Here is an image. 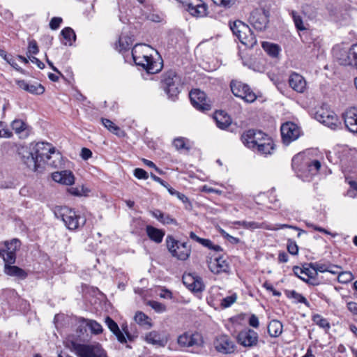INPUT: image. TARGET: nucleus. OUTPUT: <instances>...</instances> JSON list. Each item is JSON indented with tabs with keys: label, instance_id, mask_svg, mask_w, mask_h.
I'll return each instance as SVG.
<instances>
[{
	"label": "nucleus",
	"instance_id": "nucleus-1",
	"mask_svg": "<svg viewBox=\"0 0 357 357\" xmlns=\"http://www.w3.org/2000/svg\"><path fill=\"white\" fill-rule=\"evenodd\" d=\"M149 50V46L137 44L132 49V56L137 66H142L149 74H155L162 70V62L154 60Z\"/></svg>",
	"mask_w": 357,
	"mask_h": 357
},
{
	"label": "nucleus",
	"instance_id": "nucleus-2",
	"mask_svg": "<svg viewBox=\"0 0 357 357\" xmlns=\"http://www.w3.org/2000/svg\"><path fill=\"white\" fill-rule=\"evenodd\" d=\"M291 167L298 177L307 178L317 174L321 162L317 160H311L304 153H299L293 157Z\"/></svg>",
	"mask_w": 357,
	"mask_h": 357
},
{
	"label": "nucleus",
	"instance_id": "nucleus-3",
	"mask_svg": "<svg viewBox=\"0 0 357 357\" xmlns=\"http://www.w3.org/2000/svg\"><path fill=\"white\" fill-rule=\"evenodd\" d=\"M57 219H61L69 230H75L86 222V219L81 217L75 211L67 206H56L53 209Z\"/></svg>",
	"mask_w": 357,
	"mask_h": 357
},
{
	"label": "nucleus",
	"instance_id": "nucleus-4",
	"mask_svg": "<svg viewBox=\"0 0 357 357\" xmlns=\"http://www.w3.org/2000/svg\"><path fill=\"white\" fill-rule=\"evenodd\" d=\"M161 87L172 101H176L182 88L181 79L174 70L162 74Z\"/></svg>",
	"mask_w": 357,
	"mask_h": 357
},
{
	"label": "nucleus",
	"instance_id": "nucleus-5",
	"mask_svg": "<svg viewBox=\"0 0 357 357\" xmlns=\"http://www.w3.org/2000/svg\"><path fill=\"white\" fill-rule=\"evenodd\" d=\"M230 29L233 34L238 40L248 48H252L257 44L256 37L250 28L240 20L230 24Z\"/></svg>",
	"mask_w": 357,
	"mask_h": 357
},
{
	"label": "nucleus",
	"instance_id": "nucleus-6",
	"mask_svg": "<svg viewBox=\"0 0 357 357\" xmlns=\"http://www.w3.org/2000/svg\"><path fill=\"white\" fill-rule=\"evenodd\" d=\"M70 344L71 351L77 357H107L105 351L98 342L81 344L72 341Z\"/></svg>",
	"mask_w": 357,
	"mask_h": 357
},
{
	"label": "nucleus",
	"instance_id": "nucleus-7",
	"mask_svg": "<svg viewBox=\"0 0 357 357\" xmlns=\"http://www.w3.org/2000/svg\"><path fill=\"white\" fill-rule=\"evenodd\" d=\"M166 244L172 256L177 259L185 261L190 257L191 246L188 245L187 242H181L172 236L168 235L166 238Z\"/></svg>",
	"mask_w": 357,
	"mask_h": 357
},
{
	"label": "nucleus",
	"instance_id": "nucleus-8",
	"mask_svg": "<svg viewBox=\"0 0 357 357\" xmlns=\"http://www.w3.org/2000/svg\"><path fill=\"white\" fill-rule=\"evenodd\" d=\"M31 149L33 151V155L35 154L40 162H46L48 165L56 167L57 165L55 161L52 162L50 161L51 154L55 153V149L52 144L43 142H37Z\"/></svg>",
	"mask_w": 357,
	"mask_h": 357
},
{
	"label": "nucleus",
	"instance_id": "nucleus-9",
	"mask_svg": "<svg viewBox=\"0 0 357 357\" xmlns=\"http://www.w3.org/2000/svg\"><path fill=\"white\" fill-rule=\"evenodd\" d=\"M234 225L241 226L244 229H252V230L256 229H266L268 230H278V229H284V228H291V229L298 231V233L297 235L298 237H300L301 234L305 233V231L304 230L300 229L299 228H298L296 226H291V225H286V224H284V225L278 224V225H275V226H272V225L265 226L264 223H259V222H255V221L248 222V221H245V220H242V221L234 222Z\"/></svg>",
	"mask_w": 357,
	"mask_h": 357
},
{
	"label": "nucleus",
	"instance_id": "nucleus-10",
	"mask_svg": "<svg viewBox=\"0 0 357 357\" xmlns=\"http://www.w3.org/2000/svg\"><path fill=\"white\" fill-rule=\"evenodd\" d=\"M230 87L235 96L243 99L247 102H253L257 99L256 94L246 84L241 82L232 81L230 84Z\"/></svg>",
	"mask_w": 357,
	"mask_h": 357
},
{
	"label": "nucleus",
	"instance_id": "nucleus-11",
	"mask_svg": "<svg viewBox=\"0 0 357 357\" xmlns=\"http://www.w3.org/2000/svg\"><path fill=\"white\" fill-rule=\"evenodd\" d=\"M314 118L332 130H336L341 126L337 116L333 111L326 110L324 108H320L316 112Z\"/></svg>",
	"mask_w": 357,
	"mask_h": 357
},
{
	"label": "nucleus",
	"instance_id": "nucleus-12",
	"mask_svg": "<svg viewBox=\"0 0 357 357\" xmlns=\"http://www.w3.org/2000/svg\"><path fill=\"white\" fill-rule=\"evenodd\" d=\"M268 18V11L263 9H255L250 13L249 22L255 30L263 31L267 28L269 22Z\"/></svg>",
	"mask_w": 357,
	"mask_h": 357
},
{
	"label": "nucleus",
	"instance_id": "nucleus-13",
	"mask_svg": "<svg viewBox=\"0 0 357 357\" xmlns=\"http://www.w3.org/2000/svg\"><path fill=\"white\" fill-rule=\"evenodd\" d=\"M190 99L193 107L199 111L206 112L211 109L210 100L207 99L205 93L195 89L190 91Z\"/></svg>",
	"mask_w": 357,
	"mask_h": 357
},
{
	"label": "nucleus",
	"instance_id": "nucleus-14",
	"mask_svg": "<svg viewBox=\"0 0 357 357\" xmlns=\"http://www.w3.org/2000/svg\"><path fill=\"white\" fill-rule=\"evenodd\" d=\"M236 340L241 346L252 348L258 344L259 335L252 329L245 328L238 333Z\"/></svg>",
	"mask_w": 357,
	"mask_h": 357
},
{
	"label": "nucleus",
	"instance_id": "nucleus-15",
	"mask_svg": "<svg viewBox=\"0 0 357 357\" xmlns=\"http://www.w3.org/2000/svg\"><path fill=\"white\" fill-rule=\"evenodd\" d=\"M181 3L186 10L194 17H203L206 15L207 6L202 0H178Z\"/></svg>",
	"mask_w": 357,
	"mask_h": 357
},
{
	"label": "nucleus",
	"instance_id": "nucleus-16",
	"mask_svg": "<svg viewBox=\"0 0 357 357\" xmlns=\"http://www.w3.org/2000/svg\"><path fill=\"white\" fill-rule=\"evenodd\" d=\"M282 142L285 145H289L300 136V128L292 122L283 123L280 128Z\"/></svg>",
	"mask_w": 357,
	"mask_h": 357
},
{
	"label": "nucleus",
	"instance_id": "nucleus-17",
	"mask_svg": "<svg viewBox=\"0 0 357 357\" xmlns=\"http://www.w3.org/2000/svg\"><path fill=\"white\" fill-rule=\"evenodd\" d=\"M215 349L222 354H231L235 350L234 342L227 335H220L216 337L214 341Z\"/></svg>",
	"mask_w": 357,
	"mask_h": 357
},
{
	"label": "nucleus",
	"instance_id": "nucleus-18",
	"mask_svg": "<svg viewBox=\"0 0 357 357\" xmlns=\"http://www.w3.org/2000/svg\"><path fill=\"white\" fill-rule=\"evenodd\" d=\"M207 264L209 270L214 274L229 271V264L222 257H216L214 259L210 258L207 260Z\"/></svg>",
	"mask_w": 357,
	"mask_h": 357
},
{
	"label": "nucleus",
	"instance_id": "nucleus-19",
	"mask_svg": "<svg viewBox=\"0 0 357 357\" xmlns=\"http://www.w3.org/2000/svg\"><path fill=\"white\" fill-rule=\"evenodd\" d=\"M275 149V144L271 138H270L266 134L264 133V136L257 142L254 151L262 155H271Z\"/></svg>",
	"mask_w": 357,
	"mask_h": 357
},
{
	"label": "nucleus",
	"instance_id": "nucleus-20",
	"mask_svg": "<svg viewBox=\"0 0 357 357\" xmlns=\"http://www.w3.org/2000/svg\"><path fill=\"white\" fill-rule=\"evenodd\" d=\"M342 119L347 129L357 134V108L350 107L342 114Z\"/></svg>",
	"mask_w": 357,
	"mask_h": 357
},
{
	"label": "nucleus",
	"instance_id": "nucleus-21",
	"mask_svg": "<svg viewBox=\"0 0 357 357\" xmlns=\"http://www.w3.org/2000/svg\"><path fill=\"white\" fill-rule=\"evenodd\" d=\"M262 136H264V132L261 131L249 130L241 135V141L246 147L252 150Z\"/></svg>",
	"mask_w": 357,
	"mask_h": 357
},
{
	"label": "nucleus",
	"instance_id": "nucleus-22",
	"mask_svg": "<svg viewBox=\"0 0 357 357\" xmlns=\"http://www.w3.org/2000/svg\"><path fill=\"white\" fill-rule=\"evenodd\" d=\"M178 344L182 347H190L199 345L202 340L199 333L189 334L185 333L178 337Z\"/></svg>",
	"mask_w": 357,
	"mask_h": 357
},
{
	"label": "nucleus",
	"instance_id": "nucleus-23",
	"mask_svg": "<svg viewBox=\"0 0 357 357\" xmlns=\"http://www.w3.org/2000/svg\"><path fill=\"white\" fill-rule=\"evenodd\" d=\"M353 45L348 50H341L337 54L336 57L340 65L353 66L356 68V59H354V55L351 54Z\"/></svg>",
	"mask_w": 357,
	"mask_h": 357
},
{
	"label": "nucleus",
	"instance_id": "nucleus-24",
	"mask_svg": "<svg viewBox=\"0 0 357 357\" xmlns=\"http://www.w3.org/2000/svg\"><path fill=\"white\" fill-rule=\"evenodd\" d=\"M289 84L294 91L298 93H303L307 86L304 77L296 73H293L289 76Z\"/></svg>",
	"mask_w": 357,
	"mask_h": 357
},
{
	"label": "nucleus",
	"instance_id": "nucleus-25",
	"mask_svg": "<svg viewBox=\"0 0 357 357\" xmlns=\"http://www.w3.org/2000/svg\"><path fill=\"white\" fill-rule=\"evenodd\" d=\"M52 178L55 182L67 185L73 184L75 181L73 174L69 170L54 172L52 174Z\"/></svg>",
	"mask_w": 357,
	"mask_h": 357
},
{
	"label": "nucleus",
	"instance_id": "nucleus-26",
	"mask_svg": "<svg viewBox=\"0 0 357 357\" xmlns=\"http://www.w3.org/2000/svg\"><path fill=\"white\" fill-rule=\"evenodd\" d=\"M3 296L12 310H20L19 303L24 302V300L21 298L17 291L13 289H6Z\"/></svg>",
	"mask_w": 357,
	"mask_h": 357
},
{
	"label": "nucleus",
	"instance_id": "nucleus-27",
	"mask_svg": "<svg viewBox=\"0 0 357 357\" xmlns=\"http://www.w3.org/2000/svg\"><path fill=\"white\" fill-rule=\"evenodd\" d=\"M22 160L23 163L31 170L36 172L40 167V161L38 159L36 155H33V151H25L22 155Z\"/></svg>",
	"mask_w": 357,
	"mask_h": 357
},
{
	"label": "nucleus",
	"instance_id": "nucleus-28",
	"mask_svg": "<svg viewBox=\"0 0 357 357\" xmlns=\"http://www.w3.org/2000/svg\"><path fill=\"white\" fill-rule=\"evenodd\" d=\"M3 272L8 276L15 277L21 280H25L28 276V273L25 270L13 264H4Z\"/></svg>",
	"mask_w": 357,
	"mask_h": 357
},
{
	"label": "nucleus",
	"instance_id": "nucleus-29",
	"mask_svg": "<svg viewBox=\"0 0 357 357\" xmlns=\"http://www.w3.org/2000/svg\"><path fill=\"white\" fill-rule=\"evenodd\" d=\"M145 341L154 346L165 347L167 342V340L155 331L149 332L146 335Z\"/></svg>",
	"mask_w": 357,
	"mask_h": 357
},
{
	"label": "nucleus",
	"instance_id": "nucleus-30",
	"mask_svg": "<svg viewBox=\"0 0 357 357\" xmlns=\"http://www.w3.org/2000/svg\"><path fill=\"white\" fill-rule=\"evenodd\" d=\"M105 324L109 329L116 335L118 341L122 344L126 343L124 334L119 328L118 324L109 317L105 318Z\"/></svg>",
	"mask_w": 357,
	"mask_h": 357
},
{
	"label": "nucleus",
	"instance_id": "nucleus-31",
	"mask_svg": "<svg viewBox=\"0 0 357 357\" xmlns=\"http://www.w3.org/2000/svg\"><path fill=\"white\" fill-rule=\"evenodd\" d=\"M17 86L24 91L33 94H42L45 91V88L40 84H29L24 80H16Z\"/></svg>",
	"mask_w": 357,
	"mask_h": 357
},
{
	"label": "nucleus",
	"instance_id": "nucleus-32",
	"mask_svg": "<svg viewBox=\"0 0 357 357\" xmlns=\"http://www.w3.org/2000/svg\"><path fill=\"white\" fill-rule=\"evenodd\" d=\"M293 271L294 275L301 280H302V278H305V277H301V275L303 274L307 276V278H312L317 275L314 268L311 267L310 264H306L302 268L295 266L293 268Z\"/></svg>",
	"mask_w": 357,
	"mask_h": 357
},
{
	"label": "nucleus",
	"instance_id": "nucleus-33",
	"mask_svg": "<svg viewBox=\"0 0 357 357\" xmlns=\"http://www.w3.org/2000/svg\"><path fill=\"white\" fill-rule=\"evenodd\" d=\"M146 232L148 237L156 243H160L165 234L162 229L155 228L151 225H147L146 227Z\"/></svg>",
	"mask_w": 357,
	"mask_h": 357
},
{
	"label": "nucleus",
	"instance_id": "nucleus-34",
	"mask_svg": "<svg viewBox=\"0 0 357 357\" xmlns=\"http://www.w3.org/2000/svg\"><path fill=\"white\" fill-rule=\"evenodd\" d=\"M214 119L215 120L217 126L222 130L227 128L231 123L230 116L223 111L216 112L215 113Z\"/></svg>",
	"mask_w": 357,
	"mask_h": 357
},
{
	"label": "nucleus",
	"instance_id": "nucleus-35",
	"mask_svg": "<svg viewBox=\"0 0 357 357\" xmlns=\"http://www.w3.org/2000/svg\"><path fill=\"white\" fill-rule=\"evenodd\" d=\"M150 213L153 218H156L158 221L164 225H177L176 219L172 218L168 214L163 213L158 209L151 211Z\"/></svg>",
	"mask_w": 357,
	"mask_h": 357
},
{
	"label": "nucleus",
	"instance_id": "nucleus-36",
	"mask_svg": "<svg viewBox=\"0 0 357 357\" xmlns=\"http://www.w3.org/2000/svg\"><path fill=\"white\" fill-rule=\"evenodd\" d=\"M11 126L13 130L20 135V137H26L28 136V126L22 120H14L11 123Z\"/></svg>",
	"mask_w": 357,
	"mask_h": 357
},
{
	"label": "nucleus",
	"instance_id": "nucleus-37",
	"mask_svg": "<svg viewBox=\"0 0 357 357\" xmlns=\"http://www.w3.org/2000/svg\"><path fill=\"white\" fill-rule=\"evenodd\" d=\"M261 46L264 50L273 58H277L281 52V47L275 43L265 41L262 43Z\"/></svg>",
	"mask_w": 357,
	"mask_h": 357
},
{
	"label": "nucleus",
	"instance_id": "nucleus-38",
	"mask_svg": "<svg viewBox=\"0 0 357 357\" xmlns=\"http://www.w3.org/2000/svg\"><path fill=\"white\" fill-rule=\"evenodd\" d=\"M282 328V324L278 320L273 319L268 325V333L271 337H276L280 335Z\"/></svg>",
	"mask_w": 357,
	"mask_h": 357
},
{
	"label": "nucleus",
	"instance_id": "nucleus-39",
	"mask_svg": "<svg viewBox=\"0 0 357 357\" xmlns=\"http://www.w3.org/2000/svg\"><path fill=\"white\" fill-rule=\"evenodd\" d=\"M61 35L65 40L62 43L65 45H72L76 40V35L73 29L70 27H65L61 31Z\"/></svg>",
	"mask_w": 357,
	"mask_h": 357
},
{
	"label": "nucleus",
	"instance_id": "nucleus-40",
	"mask_svg": "<svg viewBox=\"0 0 357 357\" xmlns=\"http://www.w3.org/2000/svg\"><path fill=\"white\" fill-rule=\"evenodd\" d=\"M79 323H86L91 333L98 335L102 332V326L95 320L80 318Z\"/></svg>",
	"mask_w": 357,
	"mask_h": 357
},
{
	"label": "nucleus",
	"instance_id": "nucleus-41",
	"mask_svg": "<svg viewBox=\"0 0 357 357\" xmlns=\"http://www.w3.org/2000/svg\"><path fill=\"white\" fill-rule=\"evenodd\" d=\"M135 321L138 324L148 328L152 326L151 319L142 312H137L135 315Z\"/></svg>",
	"mask_w": 357,
	"mask_h": 357
},
{
	"label": "nucleus",
	"instance_id": "nucleus-42",
	"mask_svg": "<svg viewBox=\"0 0 357 357\" xmlns=\"http://www.w3.org/2000/svg\"><path fill=\"white\" fill-rule=\"evenodd\" d=\"M0 56H1L7 63H8L16 70H17L18 72H20L21 73H24V70L17 65V63L15 62V60L12 55L7 54L6 51L0 49Z\"/></svg>",
	"mask_w": 357,
	"mask_h": 357
},
{
	"label": "nucleus",
	"instance_id": "nucleus-43",
	"mask_svg": "<svg viewBox=\"0 0 357 357\" xmlns=\"http://www.w3.org/2000/svg\"><path fill=\"white\" fill-rule=\"evenodd\" d=\"M187 139L182 137H176L173 141V145L175 149L178 151H188L190 149V146L186 143Z\"/></svg>",
	"mask_w": 357,
	"mask_h": 357
},
{
	"label": "nucleus",
	"instance_id": "nucleus-44",
	"mask_svg": "<svg viewBox=\"0 0 357 357\" xmlns=\"http://www.w3.org/2000/svg\"><path fill=\"white\" fill-rule=\"evenodd\" d=\"M286 295L288 298L294 299L296 303H303L305 306L310 307V303L307 299L302 294L298 293L295 290L287 291Z\"/></svg>",
	"mask_w": 357,
	"mask_h": 357
},
{
	"label": "nucleus",
	"instance_id": "nucleus-45",
	"mask_svg": "<svg viewBox=\"0 0 357 357\" xmlns=\"http://www.w3.org/2000/svg\"><path fill=\"white\" fill-rule=\"evenodd\" d=\"M101 121L103 126L106 128H107L110 132L116 135H119V132L121 131L120 128L115 125L112 121L107 119L102 118Z\"/></svg>",
	"mask_w": 357,
	"mask_h": 357
},
{
	"label": "nucleus",
	"instance_id": "nucleus-46",
	"mask_svg": "<svg viewBox=\"0 0 357 357\" xmlns=\"http://www.w3.org/2000/svg\"><path fill=\"white\" fill-rule=\"evenodd\" d=\"M312 321L319 327L326 330H328L331 328L330 323L328 320L318 314L312 317Z\"/></svg>",
	"mask_w": 357,
	"mask_h": 357
},
{
	"label": "nucleus",
	"instance_id": "nucleus-47",
	"mask_svg": "<svg viewBox=\"0 0 357 357\" xmlns=\"http://www.w3.org/2000/svg\"><path fill=\"white\" fill-rule=\"evenodd\" d=\"M188 289L194 292H201L204 291V284L202 278L197 275L192 283V287H190Z\"/></svg>",
	"mask_w": 357,
	"mask_h": 357
},
{
	"label": "nucleus",
	"instance_id": "nucleus-48",
	"mask_svg": "<svg viewBox=\"0 0 357 357\" xmlns=\"http://www.w3.org/2000/svg\"><path fill=\"white\" fill-rule=\"evenodd\" d=\"M345 181L349 185L351 188L347 190V195L350 197H354L357 193V182L349 176L345 177Z\"/></svg>",
	"mask_w": 357,
	"mask_h": 357
},
{
	"label": "nucleus",
	"instance_id": "nucleus-49",
	"mask_svg": "<svg viewBox=\"0 0 357 357\" xmlns=\"http://www.w3.org/2000/svg\"><path fill=\"white\" fill-rule=\"evenodd\" d=\"M354 279V275L350 271H340L337 275V280L340 283H348Z\"/></svg>",
	"mask_w": 357,
	"mask_h": 357
},
{
	"label": "nucleus",
	"instance_id": "nucleus-50",
	"mask_svg": "<svg viewBox=\"0 0 357 357\" xmlns=\"http://www.w3.org/2000/svg\"><path fill=\"white\" fill-rule=\"evenodd\" d=\"M16 260V252L15 248L10 249V250H6V257H4L5 264H14Z\"/></svg>",
	"mask_w": 357,
	"mask_h": 357
},
{
	"label": "nucleus",
	"instance_id": "nucleus-51",
	"mask_svg": "<svg viewBox=\"0 0 357 357\" xmlns=\"http://www.w3.org/2000/svg\"><path fill=\"white\" fill-rule=\"evenodd\" d=\"M291 16H292L294 24L298 31H303V30L306 29V28L303 25V22L302 17L299 15H298L296 12L292 11Z\"/></svg>",
	"mask_w": 357,
	"mask_h": 357
},
{
	"label": "nucleus",
	"instance_id": "nucleus-52",
	"mask_svg": "<svg viewBox=\"0 0 357 357\" xmlns=\"http://www.w3.org/2000/svg\"><path fill=\"white\" fill-rule=\"evenodd\" d=\"M200 244L202 245L204 247L208 248V249L212 250L215 252L222 251V248L220 245H214L210 239L203 238Z\"/></svg>",
	"mask_w": 357,
	"mask_h": 357
},
{
	"label": "nucleus",
	"instance_id": "nucleus-53",
	"mask_svg": "<svg viewBox=\"0 0 357 357\" xmlns=\"http://www.w3.org/2000/svg\"><path fill=\"white\" fill-rule=\"evenodd\" d=\"M237 296L236 294H233L224 298L221 301V306L224 308L230 307L234 303L236 302Z\"/></svg>",
	"mask_w": 357,
	"mask_h": 357
},
{
	"label": "nucleus",
	"instance_id": "nucleus-54",
	"mask_svg": "<svg viewBox=\"0 0 357 357\" xmlns=\"http://www.w3.org/2000/svg\"><path fill=\"white\" fill-rule=\"evenodd\" d=\"M169 194L172 196H176L183 204H187L190 206H191V204L189 201V199L184 194L176 190L175 189H170Z\"/></svg>",
	"mask_w": 357,
	"mask_h": 357
},
{
	"label": "nucleus",
	"instance_id": "nucleus-55",
	"mask_svg": "<svg viewBox=\"0 0 357 357\" xmlns=\"http://www.w3.org/2000/svg\"><path fill=\"white\" fill-rule=\"evenodd\" d=\"M12 135V132L8 129L5 123L0 121V138H10Z\"/></svg>",
	"mask_w": 357,
	"mask_h": 357
},
{
	"label": "nucleus",
	"instance_id": "nucleus-56",
	"mask_svg": "<svg viewBox=\"0 0 357 357\" xmlns=\"http://www.w3.org/2000/svg\"><path fill=\"white\" fill-rule=\"evenodd\" d=\"M197 275L195 273H188L184 274L183 276V282L184 285L188 289L190 287H192V283L197 278Z\"/></svg>",
	"mask_w": 357,
	"mask_h": 357
},
{
	"label": "nucleus",
	"instance_id": "nucleus-57",
	"mask_svg": "<svg viewBox=\"0 0 357 357\" xmlns=\"http://www.w3.org/2000/svg\"><path fill=\"white\" fill-rule=\"evenodd\" d=\"M310 266L314 268V270L317 273V275L318 274V272H320V273L327 272L328 267V264H322L320 262L310 263Z\"/></svg>",
	"mask_w": 357,
	"mask_h": 357
},
{
	"label": "nucleus",
	"instance_id": "nucleus-58",
	"mask_svg": "<svg viewBox=\"0 0 357 357\" xmlns=\"http://www.w3.org/2000/svg\"><path fill=\"white\" fill-rule=\"evenodd\" d=\"M5 248L6 250H10V249L15 248V252L20 247V241L17 238H13L10 241H5L4 242Z\"/></svg>",
	"mask_w": 357,
	"mask_h": 357
},
{
	"label": "nucleus",
	"instance_id": "nucleus-59",
	"mask_svg": "<svg viewBox=\"0 0 357 357\" xmlns=\"http://www.w3.org/2000/svg\"><path fill=\"white\" fill-rule=\"evenodd\" d=\"M213 2L220 6L225 8H230L236 3L237 0H212Z\"/></svg>",
	"mask_w": 357,
	"mask_h": 357
},
{
	"label": "nucleus",
	"instance_id": "nucleus-60",
	"mask_svg": "<svg viewBox=\"0 0 357 357\" xmlns=\"http://www.w3.org/2000/svg\"><path fill=\"white\" fill-rule=\"evenodd\" d=\"M287 250L292 255H296L298 252V247L295 241L289 239L287 241Z\"/></svg>",
	"mask_w": 357,
	"mask_h": 357
},
{
	"label": "nucleus",
	"instance_id": "nucleus-61",
	"mask_svg": "<svg viewBox=\"0 0 357 357\" xmlns=\"http://www.w3.org/2000/svg\"><path fill=\"white\" fill-rule=\"evenodd\" d=\"M151 178L155 182L160 183L161 185H162L163 187H165L167 191L169 192V190L170 189H174L169 184H168L166 181H165L164 180H162L161 178L157 176L156 175H155L153 173H151V175H150Z\"/></svg>",
	"mask_w": 357,
	"mask_h": 357
},
{
	"label": "nucleus",
	"instance_id": "nucleus-62",
	"mask_svg": "<svg viewBox=\"0 0 357 357\" xmlns=\"http://www.w3.org/2000/svg\"><path fill=\"white\" fill-rule=\"evenodd\" d=\"M39 50L36 41L34 40L29 41L27 56L29 54H37Z\"/></svg>",
	"mask_w": 357,
	"mask_h": 357
},
{
	"label": "nucleus",
	"instance_id": "nucleus-63",
	"mask_svg": "<svg viewBox=\"0 0 357 357\" xmlns=\"http://www.w3.org/2000/svg\"><path fill=\"white\" fill-rule=\"evenodd\" d=\"M134 176L138 179H147L149 178L148 173L142 168H136L134 170Z\"/></svg>",
	"mask_w": 357,
	"mask_h": 357
},
{
	"label": "nucleus",
	"instance_id": "nucleus-64",
	"mask_svg": "<svg viewBox=\"0 0 357 357\" xmlns=\"http://www.w3.org/2000/svg\"><path fill=\"white\" fill-rule=\"evenodd\" d=\"M151 307L155 310L157 312H163L166 311V307L165 305L162 304L158 301H152L150 303Z\"/></svg>",
	"mask_w": 357,
	"mask_h": 357
}]
</instances>
